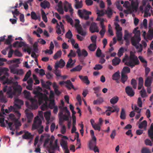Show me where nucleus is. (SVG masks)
<instances>
[{
	"instance_id": "33",
	"label": "nucleus",
	"mask_w": 153,
	"mask_h": 153,
	"mask_svg": "<svg viewBox=\"0 0 153 153\" xmlns=\"http://www.w3.org/2000/svg\"><path fill=\"white\" fill-rule=\"evenodd\" d=\"M120 77V72L119 71H117L113 74L112 76V79L113 80L118 81Z\"/></svg>"
},
{
	"instance_id": "10",
	"label": "nucleus",
	"mask_w": 153,
	"mask_h": 153,
	"mask_svg": "<svg viewBox=\"0 0 153 153\" xmlns=\"http://www.w3.org/2000/svg\"><path fill=\"white\" fill-rule=\"evenodd\" d=\"M133 33L135 34L134 36L131 38V40L134 39L135 41L139 42L141 40L140 37V32L139 30H137V28H135L133 31Z\"/></svg>"
},
{
	"instance_id": "29",
	"label": "nucleus",
	"mask_w": 153,
	"mask_h": 153,
	"mask_svg": "<svg viewBox=\"0 0 153 153\" xmlns=\"http://www.w3.org/2000/svg\"><path fill=\"white\" fill-rule=\"evenodd\" d=\"M9 111L10 112H11L12 111L15 112L17 115V116L18 117H20L21 116V114L16 109V108H15L14 107V106H10L9 108Z\"/></svg>"
},
{
	"instance_id": "56",
	"label": "nucleus",
	"mask_w": 153,
	"mask_h": 153,
	"mask_svg": "<svg viewBox=\"0 0 153 153\" xmlns=\"http://www.w3.org/2000/svg\"><path fill=\"white\" fill-rule=\"evenodd\" d=\"M66 19L68 22L70 23L71 25H73V21L68 15H67L65 17Z\"/></svg>"
},
{
	"instance_id": "14",
	"label": "nucleus",
	"mask_w": 153,
	"mask_h": 153,
	"mask_svg": "<svg viewBox=\"0 0 153 153\" xmlns=\"http://www.w3.org/2000/svg\"><path fill=\"white\" fill-rule=\"evenodd\" d=\"M125 91L128 95L130 97L134 96L135 94V92L132 88L129 86L126 87Z\"/></svg>"
},
{
	"instance_id": "7",
	"label": "nucleus",
	"mask_w": 153,
	"mask_h": 153,
	"mask_svg": "<svg viewBox=\"0 0 153 153\" xmlns=\"http://www.w3.org/2000/svg\"><path fill=\"white\" fill-rule=\"evenodd\" d=\"M31 104H30L28 102H26L25 104L27 107L30 109H36L38 107V101L35 98H31L30 99Z\"/></svg>"
},
{
	"instance_id": "41",
	"label": "nucleus",
	"mask_w": 153,
	"mask_h": 153,
	"mask_svg": "<svg viewBox=\"0 0 153 153\" xmlns=\"http://www.w3.org/2000/svg\"><path fill=\"white\" fill-rule=\"evenodd\" d=\"M138 6V4L137 1L131 2V8L135 10H137Z\"/></svg>"
},
{
	"instance_id": "4",
	"label": "nucleus",
	"mask_w": 153,
	"mask_h": 153,
	"mask_svg": "<svg viewBox=\"0 0 153 153\" xmlns=\"http://www.w3.org/2000/svg\"><path fill=\"white\" fill-rule=\"evenodd\" d=\"M33 94L35 95V97L38 98V102L39 104H41L44 101H45L48 99L47 96L38 91H33Z\"/></svg>"
},
{
	"instance_id": "13",
	"label": "nucleus",
	"mask_w": 153,
	"mask_h": 153,
	"mask_svg": "<svg viewBox=\"0 0 153 153\" xmlns=\"http://www.w3.org/2000/svg\"><path fill=\"white\" fill-rule=\"evenodd\" d=\"M76 53H77L78 56L79 57L82 56L84 57H85L88 55V53L84 49L81 50L80 48H78Z\"/></svg>"
},
{
	"instance_id": "5",
	"label": "nucleus",
	"mask_w": 153,
	"mask_h": 153,
	"mask_svg": "<svg viewBox=\"0 0 153 153\" xmlns=\"http://www.w3.org/2000/svg\"><path fill=\"white\" fill-rule=\"evenodd\" d=\"M78 14L81 19L87 20L89 19V15H91V13L90 11L86 10L85 9H84L82 12L81 10L79 9L78 11Z\"/></svg>"
},
{
	"instance_id": "38",
	"label": "nucleus",
	"mask_w": 153,
	"mask_h": 153,
	"mask_svg": "<svg viewBox=\"0 0 153 153\" xmlns=\"http://www.w3.org/2000/svg\"><path fill=\"white\" fill-rule=\"evenodd\" d=\"M88 48L91 51H94L97 48V45L96 43H92L90 45L88 46Z\"/></svg>"
},
{
	"instance_id": "49",
	"label": "nucleus",
	"mask_w": 153,
	"mask_h": 153,
	"mask_svg": "<svg viewBox=\"0 0 153 153\" xmlns=\"http://www.w3.org/2000/svg\"><path fill=\"white\" fill-rule=\"evenodd\" d=\"M57 11L60 14H63L64 13V11L62 6L61 4H59L58 5V8L57 10Z\"/></svg>"
},
{
	"instance_id": "62",
	"label": "nucleus",
	"mask_w": 153,
	"mask_h": 153,
	"mask_svg": "<svg viewBox=\"0 0 153 153\" xmlns=\"http://www.w3.org/2000/svg\"><path fill=\"white\" fill-rule=\"evenodd\" d=\"M124 52V48L123 47L121 48L118 50L117 53V55L119 57H121L123 54Z\"/></svg>"
},
{
	"instance_id": "55",
	"label": "nucleus",
	"mask_w": 153,
	"mask_h": 153,
	"mask_svg": "<svg viewBox=\"0 0 153 153\" xmlns=\"http://www.w3.org/2000/svg\"><path fill=\"white\" fill-rule=\"evenodd\" d=\"M140 93L141 96L142 97L144 98L147 96L146 90L144 88H143L140 91Z\"/></svg>"
},
{
	"instance_id": "23",
	"label": "nucleus",
	"mask_w": 153,
	"mask_h": 153,
	"mask_svg": "<svg viewBox=\"0 0 153 153\" xmlns=\"http://www.w3.org/2000/svg\"><path fill=\"white\" fill-rule=\"evenodd\" d=\"M65 86L69 90H70L71 89H73L74 90H76V89L74 88L73 84L70 80H67Z\"/></svg>"
},
{
	"instance_id": "52",
	"label": "nucleus",
	"mask_w": 153,
	"mask_h": 153,
	"mask_svg": "<svg viewBox=\"0 0 153 153\" xmlns=\"http://www.w3.org/2000/svg\"><path fill=\"white\" fill-rule=\"evenodd\" d=\"M131 83L134 89H136L137 88V82L135 79H132L131 80Z\"/></svg>"
},
{
	"instance_id": "48",
	"label": "nucleus",
	"mask_w": 153,
	"mask_h": 153,
	"mask_svg": "<svg viewBox=\"0 0 153 153\" xmlns=\"http://www.w3.org/2000/svg\"><path fill=\"white\" fill-rule=\"evenodd\" d=\"M106 13L109 18H110L113 14L112 10L108 7L107 10L106 11Z\"/></svg>"
},
{
	"instance_id": "19",
	"label": "nucleus",
	"mask_w": 153,
	"mask_h": 153,
	"mask_svg": "<svg viewBox=\"0 0 153 153\" xmlns=\"http://www.w3.org/2000/svg\"><path fill=\"white\" fill-rule=\"evenodd\" d=\"M49 141L50 143L48 148V153H55V152L54 151V144H53V141L51 140Z\"/></svg>"
},
{
	"instance_id": "11",
	"label": "nucleus",
	"mask_w": 153,
	"mask_h": 153,
	"mask_svg": "<svg viewBox=\"0 0 153 153\" xmlns=\"http://www.w3.org/2000/svg\"><path fill=\"white\" fill-rule=\"evenodd\" d=\"M139 42L137 41H135L134 39L131 40V43L132 45L135 46L136 49L138 50V52H140L143 50V46L141 44L137 45Z\"/></svg>"
},
{
	"instance_id": "44",
	"label": "nucleus",
	"mask_w": 153,
	"mask_h": 153,
	"mask_svg": "<svg viewBox=\"0 0 153 153\" xmlns=\"http://www.w3.org/2000/svg\"><path fill=\"white\" fill-rule=\"evenodd\" d=\"M60 144L63 149L68 148V143L66 141L62 140L60 143Z\"/></svg>"
},
{
	"instance_id": "15",
	"label": "nucleus",
	"mask_w": 153,
	"mask_h": 153,
	"mask_svg": "<svg viewBox=\"0 0 153 153\" xmlns=\"http://www.w3.org/2000/svg\"><path fill=\"white\" fill-rule=\"evenodd\" d=\"M97 139L95 137H94L89 142L88 146L90 149H92V148L96 146Z\"/></svg>"
},
{
	"instance_id": "39",
	"label": "nucleus",
	"mask_w": 153,
	"mask_h": 153,
	"mask_svg": "<svg viewBox=\"0 0 153 153\" xmlns=\"http://www.w3.org/2000/svg\"><path fill=\"white\" fill-rule=\"evenodd\" d=\"M130 72V68L127 66H125L123 67L121 72V74H126Z\"/></svg>"
},
{
	"instance_id": "43",
	"label": "nucleus",
	"mask_w": 153,
	"mask_h": 153,
	"mask_svg": "<svg viewBox=\"0 0 153 153\" xmlns=\"http://www.w3.org/2000/svg\"><path fill=\"white\" fill-rule=\"evenodd\" d=\"M130 36V34H129L128 30H125V34L124 39L127 42L128 41V39Z\"/></svg>"
},
{
	"instance_id": "24",
	"label": "nucleus",
	"mask_w": 153,
	"mask_h": 153,
	"mask_svg": "<svg viewBox=\"0 0 153 153\" xmlns=\"http://www.w3.org/2000/svg\"><path fill=\"white\" fill-rule=\"evenodd\" d=\"M41 82L42 84V86L43 87L47 89H50V85H51L52 83L51 82L49 81H47L45 84L43 79L41 80Z\"/></svg>"
},
{
	"instance_id": "51",
	"label": "nucleus",
	"mask_w": 153,
	"mask_h": 153,
	"mask_svg": "<svg viewBox=\"0 0 153 153\" xmlns=\"http://www.w3.org/2000/svg\"><path fill=\"white\" fill-rule=\"evenodd\" d=\"M116 36L118 41H120L122 39V33L121 31H116Z\"/></svg>"
},
{
	"instance_id": "26",
	"label": "nucleus",
	"mask_w": 153,
	"mask_h": 153,
	"mask_svg": "<svg viewBox=\"0 0 153 153\" xmlns=\"http://www.w3.org/2000/svg\"><path fill=\"white\" fill-rule=\"evenodd\" d=\"M59 67L58 64H56L55 66V70L54 71L53 73L57 77L61 76V72L60 70H58V68Z\"/></svg>"
},
{
	"instance_id": "35",
	"label": "nucleus",
	"mask_w": 153,
	"mask_h": 153,
	"mask_svg": "<svg viewBox=\"0 0 153 153\" xmlns=\"http://www.w3.org/2000/svg\"><path fill=\"white\" fill-rule=\"evenodd\" d=\"M119 99V97L117 96H114L110 99V102L111 104L114 105L118 102Z\"/></svg>"
},
{
	"instance_id": "32",
	"label": "nucleus",
	"mask_w": 153,
	"mask_h": 153,
	"mask_svg": "<svg viewBox=\"0 0 153 153\" xmlns=\"http://www.w3.org/2000/svg\"><path fill=\"white\" fill-rule=\"evenodd\" d=\"M70 58L68 62L66 65L67 68H71L74 66L75 62H73V61L71 57H69Z\"/></svg>"
},
{
	"instance_id": "45",
	"label": "nucleus",
	"mask_w": 153,
	"mask_h": 153,
	"mask_svg": "<svg viewBox=\"0 0 153 153\" xmlns=\"http://www.w3.org/2000/svg\"><path fill=\"white\" fill-rule=\"evenodd\" d=\"M147 65L146 64L143 65V66L145 68V76L146 77L148 76V74L150 71V68L147 67Z\"/></svg>"
},
{
	"instance_id": "22",
	"label": "nucleus",
	"mask_w": 153,
	"mask_h": 153,
	"mask_svg": "<svg viewBox=\"0 0 153 153\" xmlns=\"http://www.w3.org/2000/svg\"><path fill=\"white\" fill-rule=\"evenodd\" d=\"M77 33L82 36L85 37L87 34V32L85 29H84L81 26L76 29Z\"/></svg>"
},
{
	"instance_id": "28",
	"label": "nucleus",
	"mask_w": 153,
	"mask_h": 153,
	"mask_svg": "<svg viewBox=\"0 0 153 153\" xmlns=\"http://www.w3.org/2000/svg\"><path fill=\"white\" fill-rule=\"evenodd\" d=\"M41 7L43 8H49L50 6V4L49 2L46 0H44L40 3Z\"/></svg>"
},
{
	"instance_id": "61",
	"label": "nucleus",
	"mask_w": 153,
	"mask_h": 153,
	"mask_svg": "<svg viewBox=\"0 0 153 153\" xmlns=\"http://www.w3.org/2000/svg\"><path fill=\"white\" fill-rule=\"evenodd\" d=\"M73 36L70 30H69L66 33L65 35V36L67 38L71 39Z\"/></svg>"
},
{
	"instance_id": "9",
	"label": "nucleus",
	"mask_w": 153,
	"mask_h": 153,
	"mask_svg": "<svg viewBox=\"0 0 153 153\" xmlns=\"http://www.w3.org/2000/svg\"><path fill=\"white\" fill-rule=\"evenodd\" d=\"M64 10L65 12H67L69 10L71 15L73 13L74 10L72 8L71 5L67 1H65L63 4Z\"/></svg>"
},
{
	"instance_id": "18",
	"label": "nucleus",
	"mask_w": 153,
	"mask_h": 153,
	"mask_svg": "<svg viewBox=\"0 0 153 153\" xmlns=\"http://www.w3.org/2000/svg\"><path fill=\"white\" fill-rule=\"evenodd\" d=\"M29 110L27 109L25 112L26 115L27 119V122L28 123L31 122L33 117V114L32 113H28Z\"/></svg>"
},
{
	"instance_id": "6",
	"label": "nucleus",
	"mask_w": 153,
	"mask_h": 153,
	"mask_svg": "<svg viewBox=\"0 0 153 153\" xmlns=\"http://www.w3.org/2000/svg\"><path fill=\"white\" fill-rule=\"evenodd\" d=\"M19 67L17 64H13L10 67V72L13 74L22 75L24 74L23 71L22 69H18L17 68Z\"/></svg>"
},
{
	"instance_id": "42",
	"label": "nucleus",
	"mask_w": 153,
	"mask_h": 153,
	"mask_svg": "<svg viewBox=\"0 0 153 153\" xmlns=\"http://www.w3.org/2000/svg\"><path fill=\"white\" fill-rule=\"evenodd\" d=\"M82 68V66L80 65H79L76 67L73 68L70 70L71 72L74 71H79L81 70Z\"/></svg>"
},
{
	"instance_id": "46",
	"label": "nucleus",
	"mask_w": 153,
	"mask_h": 153,
	"mask_svg": "<svg viewBox=\"0 0 153 153\" xmlns=\"http://www.w3.org/2000/svg\"><path fill=\"white\" fill-rule=\"evenodd\" d=\"M147 125V122L145 120H143L139 126V128H142L144 127H146Z\"/></svg>"
},
{
	"instance_id": "21",
	"label": "nucleus",
	"mask_w": 153,
	"mask_h": 153,
	"mask_svg": "<svg viewBox=\"0 0 153 153\" xmlns=\"http://www.w3.org/2000/svg\"><path fill=\"white\" fill-rule=\"evenodd\" d=\"M74 7L76 9L81 8L83 7L82 1L79 0H74Z\"/></svg>"
},
{
	"instance_id": "58",
	"label": "nucleus",
	"mask_w": 153,
	"mask_h": 153,
	"mask_svg": "<svg viewBox=\"0 0 153 153\" xmlns=\"http://www.w3.org/2000/svg\"><path fill=\"white\" fill-rule=\"evenodd\" d=\"M141 153H151L149 149L146 147H143L141 150Z\"/></svg>"
},
{
	"instance_id": "31",
	"label": "nucleus",
	"mask_w": 153,
	"mask_h": 153,
	"mask_svg": "<svg viewBox=\"0 0 153 153\" xmlns=\"http://www.w3.org/2000/svg\"><path fill=\"white\" fill-rule=\"evenodd\" d=\"M14 122H15L14 124H13L12 126V127H13L14 128L13 131L15 130V129H18V127L21 125L20 122L18 120V119H17Z\"/></svg>"
},
{
	"instance_id": "1",
	"label": "nucleus",
	"mask_w": 153,
	"mask_h": 153,
	"mask_svg": "<svg viewBox=\"0 0 153 153\" xmlns=\"http://www.w3.org/2000/svg\"><path fill=\"white\" fill-rule=\"evenodd\" d=\"M123 61V62H126L125 64L131 68H133L136 65H138L140 63L137 57L135 56L134 54H132L131 53H130L129 56V57L127 56L126 58H124Z\"/></svg>"
},
{
	"instance_id": "50",
	"label": "nucleus",
	"mask_w": 153,
	"mask_h": 153,
	"mask_svg": "<svg viewBox=\"0 0 153 153\" xmlns=\"http://www.w3.org/2000/svg\"><path fill=\"white\" fill-rule=\"evenodd\" d=\"M62 54V51L61 50L58 51L53 56V58L54 59L56 60L57 59L60 57Z\"/></svg>"
},
{
	"instance_id": "3",
	"label": "nucleus",
	"mask_w": 153,
	"mask_h": 153,
	"mask_svg": "<svg viewBox=\"0 0 153 153\" xmlns=\"http://www.w3.org/2000/svg\"><path fill=\"white\" fill-rule=\"evenodd\" d=\"M42 121L38 116L35 118L32 126L33 130L37 129L39 134H42L44 131V127L42 125Z\"/></svg>"
},
{
	"instance_id": "54",
	"label": "nucleus",
	"mask_w": 153,
	"mask_h": 153,
	"mask_svg": "<svg viewBox=\"0 0 153 153\" xmlns=\"http://www.w3.org/2000/svg\"><path fill=\"white\" fill-rule=\"evenodd\" d=\"M58 140L56 139L55 140L54 143V151L55 152V150H57L59 151V146L58 145Z\"/></svg>"
},
{
	"instance_id": "37",
	"label": "nucleus",
	"mask_w": 153,
	"mask_h": 153,
	"mask_svg": "<svg viewBox=\"0 0 153 153\" xmlns=\"http://www.w3.org/2000/svg\"><path fill=\"white\" fill-rule=\"evenodd\" d=\"M128 79V77L127 75L123 74V73L121 74V81L122 83L124 84Z\"/></svg>"
},
{
	"instance_id": "47",
	"label": "nucleus",
	"mask_w": 153,
	"mask_h": 153,
	"mask_svg": "<svg viewBox=\"0 0 153 153\" xmlns=\"http://www.w3.org/2000/svg\"><path fill=\"white\" fill-rule=\"evenodd\" d=\"M44 117L46 120L49 121L51 115V112L50 111H46L44 113Z\"/></svg>"
},
{
	"instance_id": "20",
	"label": "nucleus",
	"mask_w": 153,
	"mask_h": 153,
	"mask_svg": "<svg viewBox=\"0 0 153 153\" xmlns=\"http://www.w3.org/2000/svg\"><path fill=\"white\" fill-rule=\"evenodd\" d=\"M146 78L145 82V85L147 87H150L152 84L153 78L151 76L146 77Z\"/></svg>"
},
{
	"instance_id": "17",
	"label": "nucleus",
	"mask_w": 153,
	"mask_h": 153,
	"mask_svg": "<svg viewBox=\"0 0 153 153\" xmlns=\"http://www.w3.org/2000/svg\"><path fill=\"white\" fill-rule=\"evenodd\" d=\"M22 138L26 140H32L33 138V136L31 133L27 131H25V134L22 135Z\"/></svg>"
},
{
	"instance_id": "27",
	"label": "nucleus",
	"mask_w": 153,
	"mask_h": 153,
	"mask_svg": "<svg viewBox=\"0 0 153 153\" xmlns=\"http://www.w3.org/2000/svg\"><path fill=\"white\" fill-rule=\"evenodd\" d=\"M79 78L87 85L89 84L90 82L87 76H83L82 75L79 76Z\"/></svg>"
},
{
	"instance_id": "40",
	"label": "nucleus",
	"mask_w": 153,
	"mask_h": 153,
	"mask_svg": "<svg viewBox=\"0 0 153 153\" xmlns=\"http://www.w3.org/2000/svg\"><path fill=\"white\" fill-rule=\"evenodd\" d=\"M12 36L11 35H9L8 36L7 39L5 40V44L7 45H10V48H11V43L12 41Z\"/></svg>"
},
{
	"instance_id": "12",
	"label": "nucleus",
	"mask_w": 153,
	"mask_h": 153,
	"mask_svg": "<svg viewBox=\"0 0 153 153\" xmlns=\"http://www.w3.org/2000/svg\"><path fill=\"white\" fill-rule=\"evenodd\" d=\"M89 30L92 33L98 32L99 30L97 23L94 22H92L90 27Z\"/></svg>"
},
{
	"instance_id": "2",
	"label": "nucleus",
	"mask_w": 153,
	"mask_h": 153,
	"mask_svg": "<svg viewBox=\"0 0 153 153\" xmlns=\"http://www.w3.org/2000/svg\"><path fill=\"white\" fill-rule=\"evenodd\" d=\"M13 91L12 88L10 86L8 87L7 86H4L3 88V91L4 92H7V94L9 98H12L13 96L16 94V93L20 94L21 92L22 88L20 85L17 86H14L13 88Z\"/></svg>"
},
{
	"instance_id": "64",
	"label": "nucleus",
	"mask_w": 153,
	"mask_h": 153,
	"mask_svg": "<svg viewBox=\"0 0 153 153\" xmlns=\"http://www.w3.org/2000/svg\"><path fill=\"white\" fill-rule=\"evenodd\" d=\"M102 53L101 50L99 48H98L96 52V56L98 57H100L102 54Z\"/></svg>"
},
{
	"instance_id": "16",
	"label": "nucleus",
	"mask_w": 153,
	"mask_h": 153,
	"mask_svg": "<svg viewBox=\"0 0 153 153\" xmlns=\"http://www.w3.org/2000/svg\"><path fill=\"white\" fill-rule=\"evenodd\" d=\"M111 107H112V109L113 108V109H111V111H108L106 112V114L107 116H110L111 113H113L115 112H117L118 113L120 110V108H118V106L117 105H112Z\"/></svg>"
},
{
	"instance_id": "60",
	"label": "nucleus",
	"mask_w": 153,
	"mask_h": 153,
	"mask_svg": "<svg viewBox=\"0 0 153 153\" xmlns=\"http://www.w3.org/2000/svg\"><path fill=\"white\" fill-rule=\"evenodd\" d=\"M56 32L58 34H60L61 33V31L60 29L61 25L57 23V25L56 26Z\"/></svg>"
},
{
	"instance_id": "53",
	"label": "nucleus",
	"mask_w": 153,
	"mask_h": 153,
	"mask_svg": "<svg viewBox=\"0 0 153 153\" xmlns=\"http://www.w3.org/2000/svg\"><path fill=\"white\" fill-rule=\"evenodd\" d=\"M42 19L45 22H47L48 21L47 18L45 13L43 10H42Z\"/></svg>"
},
{
	"instance_id": "63",
	"label": "nucleus",
	"mask_w": 153,
	"mask_h": 153,
	"mask_svg": "<svg viewBox=\"0 0 153 153\" xmlns=\"http://www.w3.org/2000/svg\"><path fill=\"white\" fill-rule=\"evenodd\" d=\"M56 64H58L59 65V67H60L62 68L65 66V62L62 60V59H61L59 63H57Z\"/></svg>"
},
{
	"instance_id": "30",
	"label": "nucleus",
	"mask_w": 153,
	"mask_h": 153,
	"mask_svg": "<svg viewBox=\"0 0 153 153\" xmlns=\"http://www.w3.org/2000/svg\"><path fill=\"white\" fill-rule=\"evenodd\" d=\"M30 16L32 19L36 20L38 19L39 21L41 19L40 16H37L36 13L34 11H32L30 13Z\"/></svg>"
},
{
	"instance_id": "25",
	"label": "nucleus",
	"mask_w": 153,
	"mask_h": 153,
	"mask_svg": "<svg viewBox=\"0 0 153 153\" xmlns=\"http://www.w3.org/2000/svg\"><path fill=\"white\" fill-rule=\"evenodd\" d=\"M13 46L14 47H21L22 46L26 47V44L24 42L22 41L19 42L17 41L14 43Z\"/></svg>"
},
{
	"instance_id": "59",
	"label": "nucleus",
	"mask_w": 153,
	"mask_h": 153,
	"mask_svg": "<svg viewBox=\"0 0 153 153\" xmlns=\"http://www.w3.org/2000/svg\"><path fill=\"white\" fill-rule=\"evenodd\" d=\"M76 56V53L74 51L72 50H71L70 53L68 55V57H75Z\"/></svg>"
},
{
	"instance_id": "34",
	"label": "nucleus",
	"mask_w": 153,
	"mask_h": 153,
	"mask_svg": "<svg viewBox=\"0 0 153 153\" xmlns=\"http://www.w3.org/2000/svg\"><path fill=\"white\" fill-rule=\"evenodd\" d=\"M121 61L120 59L117 57H115L112 60V65L116 66L119 65Z\"/></svg>"
},
{
	"instance_id": "57",
	"label": "nucleus",
	"mask_w": 153,
	"mask_h": 153,
	"mask_svg": "<svg viewBox=\"0 0 153 153\" xmlns=\"http://www.w3.org/2000/svg\"><path fill=\"white\" fill-rule=\"evenodd\" d=\"M114 24L115 26V28L116 31H121L122 30V28L117 23L115 22Z\"/></svg>"
},
{
	"instance_id": "8",
	"label": "nucleus",
	"mask_w": 153,
	"mask_h": 153,
	"mask_svg": "<svg viewBox=\"0 0 153 153\" xmlns=\"http://www.w3.org/2000/svg\"><path fill=\"white\" fill-rule=\"evenodd\" d=\"M8 69L6 68H1L0 67V79L3 80L6 78V76H8L9 74L8 73Z\"/></svg>"
},
{
	"instance_id": "36",
	"label": "nucleus",
	"mask_w": 153,
	"mask_h": 153,
	"mask_svg": "<svg viewBox=\"0 0 153 153\" xmlns=\"http://www.w3.org/2000/svg\"><path fill=\"white\" fill-rule=\"evenodd\" d=\"M126 113L125 109L123 108L121 109V110L120 116V118L122 120H125L126 119Z\"/></svg>"
}]
</instances>
